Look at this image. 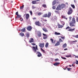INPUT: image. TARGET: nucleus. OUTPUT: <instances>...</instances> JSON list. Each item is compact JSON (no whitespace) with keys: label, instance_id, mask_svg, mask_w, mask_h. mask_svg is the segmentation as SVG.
I'll list each match as a JSON object with an SVG mask.
<instances>
[{"label":"nucleus","instance_id":"1","mask_svg":"<svg viewBox=\"0 0 78 78\" xmlns=\"http://www.w3.org/2000/svg\"><path fill=\"white\" fill-rule=\"evenodd\" d=\"M76 23V21H75V19L74 17H73L72 19V21L69 23V25L72 27H75V25L74 24Z\"/></svg>","mask_w":78,"mask_h":78},{"label":"nucleus","instance_id":"2","mask_svg":"<svg viewBox=\"0 0 78 78\" xmlns=\"http://www.w3.org/2000/svg\"><path fill=\"white\" fill-rule=\"evenodd\" d=\"M73 9L71 7H69L68 9L67 14L68 15H70V14H72L73 13Z\"/></svg>","mask_w":78,"mask_h":78},{"label":"nucleus","instance_id":"3","mask_svg":"<svg viewBox=\"0 0 78 78\" xmlns=\"http://www.w3.org/2000/svg\"><path fill=\"white\" fill-rule=\"evenodd\" d=\"M51 13L50 12H48V14H44L43 16V17H48V18H50L51 17Z\"/></svg>","mask_w":78,"mask_h":78},{"label":"nucleus","instance_id":"4","mask_svg":"<svg viewBox=\"0 0 78 78\" xmlns=\"http://www.w3.org/2000/svg\"><path fill=\"white\" fill-rule=\"evenodd\" d=\"M32 50L34 51V52L36 53V50H38V48H37V45H36L35 47L33 46L32 47Z\"/></svg>","mask_w":78,"mask_h":78},{"label":"nucleus","instance_id":"5","mask_svg":"<svg viewBox=\"0 0 78 78\" xmlns=\"http://www.w3.org/2000/svg\"><path fill=\"white\" fill-rule=\"evenodd\" d=\"M37 37H40L42 36V34H41V32L40 31H38L37 33Z\"/></svg>","mask_w":78,"mask_h":78},{"label":"nucleus","instance_id":"6","mask_svg":"<svg viewBox=\"0 0 78 78\" xmlns=\"http://www.w3.org/2000/svg\"><path fill=\"white\" fill-rule=\"evenodd\" d=\"M35 24L36 25H37L40 27L41 26V23H40V22L39 21L35 22Z\"/></svg>","mask_w":78,"mask_h":78},{"label":"nucleus","instance_id":"7","mask_svg":"<svg viewBox=\"0 0 78 78\" xmlns=\"http://www.w3.org/2000/svg\"><path fill=\"white\" fill-rule=\"evenodd\" d=\"M61 5H59L56 9V10H57L58 11H59L61 10Z\"/></svg>","mask_w":78,"mask_h":78},{"label":"nucleus","instance_id":"8","mask_svg":"<svg viewBox=\"0 0 78 78\" xmlns=\"http://www.w3.org/2000/svg\"><path fill=\"white\" fill-rule=\"evenodd\" d=\"M37 52H36L37 54H38L37 55L38 57H41L42 56V54L39 51H37Z\"/></svg>","mask_w":78,"mask_h":78},{"label":"nucleus","instance_id":"9","mask_svg":"<svg viewBox=\"0 0 78 78\" xmlns=\"http://www.w3.org/2000/svg\"><path fill=\"white\" fill-rule=\"evenodd\" d=\"M27 29L28 31H31L32 30V27L31 26H29L27 27Z\"/></svg>","mask_w":78,"mask_h":78},{"label":"nucleus","instance_id":"10","mask_svg":"<svg viewBox=\"0 0 78 78\" xmlns=\"http://www.w3.org/2000/svg\"><path fill=\"white\" fill-rule=\"evenodd\" d=\"M43 35L44 36L43 37V38L44 39H47L48 37V36L46 34H43Z\"/></svg>","mask_w":78,"mask_h":78},{"label":"nucleus","instance_id":"11","mask_svg":"<svg viewBox=\"0 0 78 78\" xmlns=\"http://www.w3.org/2000/svg\"><path fill=\"white\" fill-rule=\"evenodd\" d=\"M61 6L62 9H63V8H66V5L64 4H62L61 5Z\"/></svg>","mask_w":78,"mask_h":78},{"label":"nucleus","instance_id":"12","mask_svg":"<svg viewBox=\"0 0 78 78\" xmlns=\"http://www.w3.org/2000/svg\"><path fill=\"white\" fill-rule=\"evenodd\" d=\"M42 30L44 32H46V33H48V30L46 28H43Z\"/></svg>","mask_w":78,"mask_h":78},{"label":"nucleus","instance_id":"13","mask_svg":"<svg viewBox=\"0 0 78 78\" xmlns=\"http://www.w3.org/2000/svg\"><path fill=\"white\" fill-rule=\"evenodd\" d=\"M39 46L41 48H43L44 47V43L41 44L40 43L39 44Z\"/></svg>","mask_w":78,"mask_h":78},{"label":"nucleus","instance_id":"14","mask_svg":"<svg viewBox=\"0 0 78 78\" xmlns=\"http://www.w3.org/2000/svg\"><path fill=\"white\" fill-rule=\"evenodd\" d=\"M58 28H62L64 27V26L62 25H61L60 24L58 23Z\"/></svg>","mask_w":78,"mask_h":78},{"label":"nucleus","instance_id":"15","mask_svg":"<svg viewBox=\"0 0 78 78\" xmlns=\"http://www.w3.org/2000/svg\"><path fill=\"white\" fill-rule=\"evenodd\" d=\"M26 20H28V18H30V15L28 14H27L26 15Z\"/></svg>","mask_w":78,"mask_h":78},{"label":"nucleus","instance_id":"16","mask_svg":"<svg viewBox=\"0 0 78 78\" xmlns=\"http://www.w3.org/2000/svg\"><path fill=\"white\" fill-rule=\"evenodd\" d=\"M29 42L30 43L33 42H34V39L33 38H30V39L29 41Z\"/></svg>","mask_w":78,"mask_h":78},{"label":"nucleus","instance_id":"17","mask_svg":"<svg viewBox=\"0 0 78 78\" xmlns=\"http://www.w3.org/2000/svg\"><path fill=\"white\" fill-rule=\"evenodd\" d=\"M75 28H73V29H69L68 30V31H71V32H73L74 31H75Z\"/></svg>","mask_w":78,"mask_h":78},{"label":"nucleus","instance_id":"18","mask_svg":"<svg viewBox=\"0 0 78 78\" xmlns=\"http://www.w3.org/2000/svg\"><path fill=\"white\" fill-rule=\"evenodd\" d=\"M32 4L34 5L35 4H37V3H36V1H33L32 2Z\"/></svg>","mask_w":78,"mask_h":78},{"label":"nucleus","instance_id":"19","mask_svg":"<svg viewBox=\"0 0 78 78\" xmlns=\"http://www.w3.org/2000/svg\"><path fill=\"white\" fill-rule=\"evenodd\" d=\"M19 34L20 35V36H21L22 37H23V36H25L24 33L22 32H21V33H20Z\"/></svg>","mask_w":78,"mask_h":78},{"label":"nucleus","instance_id":"20","mask_svg":"<svg viewBox=\"0 0 78 78\" xmlns=\"http://www.w3.org/2000/svg\"><path fill=\"white\" fill-rule=\"evenodd\" d=\"M60 44L59 42L57 41V43L55 44V46H58V45H59Z\"/></svg>","mask_w":78,"mask_h":78},{"label":"nucleus","instance_id":"21","mask_svg":"<svg viewBox=\"0 0 78 78\" xmlns=\"http://www.w3.org/2000/svg\"><path fill=\"white\" fill-rule=\"evenodd\" d=\"M65 57H66V58H72V55H66Z\"/></svg>","mask_w":78,"mask_h":78},{"label":"nucleus","instance_id":"22","mask_svg":"<svg viewBox=\"0 0 78 78\" xmlns=\"http://www.w3.org/2000/svg\"><path fill=\"white\" fill-rule=\"evenodd\" d=\"M59 64H60V63L59 62H56L54 64V66H58V65H59Z\"/></svg>","mask_w":78,"mask_h":78},{"label":"nucleus","instance_id":"23","mask_svg":"<svg viewBox=\"0 0 78 78\" xmlns=\"http://www.w3.org/2000/svg\"><path fill=\"white\" fill-rule=\"evenodd\" d=\"M48 45L49 44L48 43H46L45 47L46 48H48Z\"/></svg>","mask_w":78,"mask_h":78},{"label":"nucleus","instance_id":"24","mask_svg":"<svg viewBox=\"0 0 78 78\" xmlns=\"http://www.w3.org/2000/svg\"><path fill=\"white\" fill-rule=\"evenodd\" d=\"M62 47L63 48H66V47H67V44H66V43L64 44Z\"/></svg>","mask_w":78,"mask_h":78},{"label":"nucleus","instance_id":"25","mask_svg":"<svg viewBox=\"0 0 78 78\" xmlns=\"http://www.w3.org/2000/svg\"><path fill=\"white\" fill-rule=\"evenodd\" d=\"M55 34L56 35H60L61 34L59 33H58L56 32H55Z\"/></svg>","mask_w":78,"mask_h":78},{"label":"nucleus","instance_id":"26","mask_svg":"<svg viewBox=\"0 0 78 78\" xmlns=\"http://www.w3.org/2000/svg\"><path fill=\"white\" fill-rule=\"evenodd\" d=\"M25 28H24L21 29V31H22V32H25Z\"/></svg>","mask_w":78,"mask_h":78},{"label":"nucleus","instance_id":"27","mask_svg":"<svg viewBox=\"0 0 78 78\" xmlns=\"http://www.w3.org/2000/svg\"><path fill=\"white\" fill-rule=\"evenodd\" d=\"M23 7H24V5H23L22 6L20 7V9H23Z\"/></svg>","mask_w":78,"mask_h":78},{"label":"nucleus","instance_id":"28","mask_svg":"<svg viewBox=\"0 0 78 78\" xmlns=\"http://www.w3.org/2000/svg\"><path fill=\"white\" fill-rule=\"evenodd\" d=\"M71 6L73 8V9H74V8H75V5H73L71 4Z\"/></svg>","mask_w":78,"mask_h":78},{"label":"nucleus","instance_id":"29","mask_svg":"<svg viewBox=\"0 0 78 78\" xmlns=\"http://www.w3.org/2000/svg\"><path fill=\"white\" fill-rule=\"evenodd\" d=\"M55 13H56L57 14H59V11L55 10Z\"/></svg>","mask_w":78,"mask_h":78},{"label":"nucleus","instance_id":"30","mask_svg":"<svg viewBox=\"0 0 78 78\" xmlns=\"http://www.w3.org/2000/svg\"><path fill=\"white\" fill-rule=\"evenodd\" d=\"M59 39V42H63V41H62V40L60 38Z\"/></svg>","mask_w":78,"mask_h":78},{"label":"nucleus","instance_id":"31","mask_svg":"<svg viewBox=\"0 0 78 78\" xmlns=\"http://www.w3.org/2000/svg\"><path fill=\"white\" fill-rule=\"evenodd\" d=\"M21 17V16L19 15H17L16 18H20Z\"/></svg>","mask_w":78,"mask_h":78},{"label":"nucleus","instance_id":"32","mask_svg":"<svg viewBox=\"0 0 78 78\" xmlns=\"http://www.w3.org/2000/svg\"><path fill=\"white\" fill-rule=\"evenodd\" d=\"M69 28L71 29V27H70L69 26H68L66 28V30H68L69 29Z\"/></svg>","mask_w":78,"mask_h":78},{"label":"nucleus","instance_id":"33","mask_svg":"<svg viewBox=\"0 0 78 78\" xmlns=\"http://www.w3.org/2000/svg\"><path fill=\"white\" fill-rule=\"evenodd\" d=\"M61 23H62V25H63L62 26H64V25H65V23L64 22L62 21L61 22Z\"/></svg>","mask_w":78,"mask_h":78},{"label":"nucleus","instance_id":"34","mask_svg":"<svg viewBox=\"0 0 78 78\" xmlns=\"http://www.w3.org/2000/svg\"><path fill=\"white\" fill-rule=\"evenodd\" d=\"M43 7H44V8H46V5L45 4H43L42 5Z\"/></svg>","mask_w":78,"mask_h":78},{"label":"nucleus","instance_id":"35","mask_svg":"<svg viewBox=\"0 0 78 78\" xmlns=\"http://www.w3.org/2000/svg\"><path fill=\"white\" fill-rule=\"evenodd\" d=\"M42 14V12H40L38 13V16H41Z\"/></svg>","mask_w":78,"mask_h":78},{"label":"nucleus","instance_id":"36","mask_svg":"<svg viewBox=\"0 0 78 78\" xmlns=\"http://www.w3.org/2000/svg\"><path fill=\"white\" fill-rule=\"evenodd\" d=\"M61 17L63 19H66V16H62Z\"/></svg>","mask_w":78,"mask_h":78},{"label":"nucleus","instance_id":"37","mask_svg":"<svg viewBox=\"0 0 78 78\" xmlns=\"http://www.w3.org/2000/svg\"><path fill=\"white\" fill-rule=\"evenodd\" d=\"M51 41V43H52V44H53V39H52L51 38L50 39Z\"/></svg>","mask_w":78,"mask_h":78},{"label":"nucleus","instance_id":"38","mask_svg":"<svg viewBox=\"0 0 78 78\" xmlns=\"http://www.w3.org/2000/svg\"><path fill=\"white\" fill-rule=\"evenodd\" d=\"M55 4H56V2L54 1L53 2L52 5H55Z\"/></svg>","mask_w":78,"mask_h":78},{"label":"nucleus","instance_id":"39","mask_svg":"<svg viewBox=\"0 0 78 78\" xmlns=\"http://www.w3.org/2000/svg\"><path fill=\"white\" fill-rule=\"evenodd\" d=\"M73 56H75V58H78V56L75 55H73Z\"/></svg>","mask_w":78,"mask_h":78},{"label":"nucleus","instance_id":"40","mask_svg":"<svg viewBox=\"0 0 78 78\" xmlns=\"http://www.w3.org/2000/svg\"><path fill=\"white\" fill-rule=\"evenodd\" d=\"M43 20L44 22H47V20L46 19H43Z\"/></svg>","mask_w":78,"mask_h":78},{"label":"nucleus","instance_id":"41","mask_svg":"<svg viewBox=\"0 0 78 78\" xmlns=\"http://www.w3.org/2000/svg\"><path fill=\"white\" fill-rule=\"evenodd\" d=\"M76 21L77 22H78V17L77 16H76Z\"/></svg>","mask_w":78,"mask_h":78},{"label":"nucleus","instance_id":"42","mask_svg":"<svg viewBox=\"0 0 78 78\" xmlns=\"http://www.w3.org/2000/svg\"><path fill=\"white\" fill-rule=\"evenodd\" d=\"M41 50H42V51H43V53H45V50H44L43 49H42V48H41Z\"/></svg>","mask_w":78,"mask_h":78},{"label":"nucleus","instance_id":"43","mask_svg":"<svg viewBox=\"0 0 78 78\" xmlns=\"http://www.w3.org/2000/svg\"><path fill=\"white\" fill-rule=\"evenodd\" d=\"M61 58H62V59H66V58L65 57H61Z\"/></svg>","mask_w":78,"mask_h":78},{"label":"nucleus","instance_id":"44","mask_svg":"<svg viewBox=\"0 0 78 78\" xmlns=\"http://www.w3.org/2000/svg\"><path fill=\"white\" fill-rule=\"evenodd\" d=\"M16 16L19 15V13H18V12H17L16 13Z\"/></svg>","mask_w":78,"mask_h":78},{"label":"nucleus","instance_id":"45","mask_svg":"<svg viewBox=\"0 0 78 78\" xmlns=\"http://www.w3.org/2000/svg\"><path fill=\"white\" fill-rule=\"evenodd\" d=\"M71 69V68H67V70L68 71H69V70H70Z\"/></svg>","mask_w":78,"mask_h":78},{"label":"nucleus","instance_id":"46","mask_svg":"<svg viewBox=\"0 0 78 78\" xmlns=\"http://www.w3.org/2000/svg\"><path fill=\"white\" fill-rule=\"evenodd\" d=\"M36 8V7H34V6H32V8L33 9H34V8Z\"/></svg>","mask_w":78,"mask_h":78},{"label":"nucleus","instance_id":"47","mask_svg":"<svg viewBox=\"0 0 78 78\" xmlns=\"http://www.w3.org/2000/svg\"><path fill=\"white\" fill-rule=\"evenodd\" d=\"M76 64H78V61L77 60H76Z\"/></svg>","mask_w":78,"mask_h":78},{"label":"nucleus","instance_id":"48","mask_svg":"<svg viewBox=\"0 0 78 78\" xmlns=\"http://www.w3.org/2000/svg\"><path fill=\"white\" fill-rule=\"evenodd\" d=\"M20 21H22L23 20V18H20Z\"/></svg>","mask_w":78,"mask_h":78},{"label":"nucleus","instance_id":"49","mask_svg":"<svg viewBox=\"0 0 78 78\" xmlns=\"http://www.w3.org/2000/svg\"><path fill=\"white\" fill-rule=\"evenodd\" d=\"M26 36L28 38V37H29V34H27L26 35Z\"/></svg>","mask_w":78,"mask_h":78},{"label":"nucleus","instance_id":"50","mask_svg":"<svg viewBox=\"0 0 78 78\" xmlns=\"http://www.w3.org/2000/svg\"><path fill=\"white\" fill-rule=\"evenodd\" d=\"M76 38H78V35H77L75 36Z\"/></svg>","mask_w":78,"mask_h":78},{"label":"nucleus","instance_id":"51","mask_svg":"<svg viewBox=\"0 0 78 78\" xmlns=\"http://www.w3.org/2000/svg\"><path fill=\"white\" fill-rule=\"evenodd\" d=\"M52 8L53 9H55L56 8V7L55 6H53L52 7Z\"/></svg>","mask_w":78,"mask_h":78},{"label":"nucleus","instance_id":"52","mask_svg":"<svg viewBox=\"0 0 78 78\" xmlns=\"http://www.w3.org/2000/svg\"><path fill=\"white\" fill-rule=\"evenodd\" d=\"M59 59L58 58H56L55 59V61H58Z\"/></svg>","mask_w":78,"mask_h":78},{"label":"nucleus","instance_id":"53","mask_svg":"<svg viewBox=\"0 0 78 78\" xmlns=\"http://www.w3.org/2000/svg\"><path fill=\"white\" fill-rule=\"evenodd\" d=\"M72 17L71 16H70L69 17V20H71L72 19Z\"/></svg>","mask_w":78,"mask_h":78},{"label":"nucleus","instance_id":"54","mask_svg":"<svg viewBox=\"0 0 78 78\" xmlns=\"http://www.w3.org/2000/svg\"><path fill=\"white\" fill-rule=\"evenodd\" d=\"M61 38H62V39H64V37H61Z\"/></svg>","mask_w":78,"mask_h":78},{"label":"nucleus","instance_id":"55","mask_svg":"<svg viewBox=\"0 0 78 78\" xmlns=\"http://www.w3.org/2000/svg\"><path fill=\"white\" fill-rule=\"evenodd\" d=\"M30 13L31 15H32V14L33 13V12H32V11H30Z\"/></svg>","mask_w":78,"mask_h":78},{"label":"nucleus","instance_id":"56","mask_svg":"<svg viewBox=\"0 0 78 78\" xmlns=\"http://www.w3.org/2000/svg\"><path fill=\"white\" fill-rule=\"evenodd\" d=\"M31 44L34 46L35 45H36V44L34 43H31Z\"/></svg>","mask_w":78,"mask_h":78},{"label":"nucleus","instance_id":"57","mask_svg":"<svg viewBox=\"0 0 78 78\" xmlns=\"http://www.w3.org/2000/svg\"><path fill=\"white\" fill-rule=\"evenodd\" d=\"M74 3H76V0H74Z\"/></svg>","mask_w":78,"mask_h":78},{"label":"nucleus","instance_id":"58","mask_svg":"<svg viewBox=\"0 0 78 78\" xmlns=\"http://www.w3.org/2000/svg\"><path fill=\"white\" fill-rule=\"evenodd\" d=\"M67 50H68V49H67V48H65V49H64V51Z\"/></svg>","mask_w":78,"mask_h":78},{"label":"nucleus","instance_id":"59","mask_svg":"<svg viewBox=\"0 0 78 78\" xmlns=\"http://www.w3.org/2000/svg\"><path fill=\"white\" fill-rule=\"evenodd\" d=\"M77 41L75 40V41H73V42H77Z\"/></svg>","mask_w":78,"mask_h":78},{"label":"nucleus","instance_id":"60","mask_svg":"<svg viewBox=\"0 0 78 78\" xmlns=\"http://www.w3.org/2000/svg\"><path fill=\"white\" fill-rule=\"evenodd\" d=\"M33 19V20H36V18H34Z\"/></svg>","mask_w":78,"mask_h":78},{"label":"nucleus","instance_id":"61","mask_svg":"<svg viewBox=\"0 0 78 78\" xmlns=\"http://www.w3.org/2000/svg\"><path fill=\"white\" fill-rule=\"evenodd\" d=\"M72 66H73V67H74L75 66V65H74L73 64H72Z\"/></svg>","mask_w":78,"mask_h":78},{"label":"nucleus","instance_id":"62","mask_svg":"<svg viewBox=\"0 0 78 78\" xmlns=\"http://www.w3.org/2000/svg\"><path fill=\"white\" fill-rule=\"evenodd\" d=\"M67 69V67H66V68H64V70H66V69Z\"/></svg>","mask_w":78,"mask_h":78},{"label":"nucleus","instance_id":"63","mask_svg":"<svg viewBox=\"0 0 78 78\" xmlns=\"http://www.w3.org/2000/svg\"><path fill=\"white\" fill-rule=\"evenodd\" d=\"M36 1H37V2H38V1H40V0H36Z\"/></svg>","mask_w":78,"mask_h":78},{"label":"nucleus","instance_id":"64","mask_svg":"<svg viewBox=\"0 0 78 78\" xmlns=\"http://www.w3.org/2000/svg\"><path fill=\"white\" fill-rule=\"evenodd\" d=\"M69 67H71L72 66H71V65H69Z\"/></svg>","mask_w":78,"mask_h":78}]
</instances>
